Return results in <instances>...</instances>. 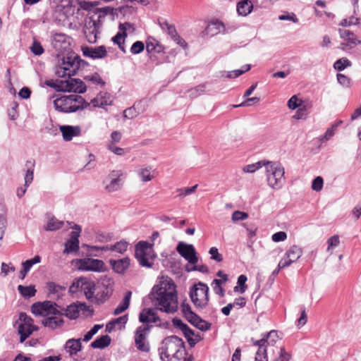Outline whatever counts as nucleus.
I'll return each instance as SVG.
<instances>
[{"label":"nucleus","mask_w":361,"mask_h":361,"mask_svg":"<svg viewBox=\"0 0 361 361\" xmlns=\"http://www.w3.org/2000/svg\"><path fill=\"white\" fill-rule=\"evenodd\" d=\"M149 298L158 309L168 314L178 310V296L173 280L166 279L153 287Z\"/></svg>","instance_id":"1"},{"label":"nucleus","mask_w":361,"mask_h":361,"mask_svg":"<svg viewBox=\"0 0 361 361\" xmlns=\"http://www.w3.org/2000/svg\"><path fill=\"white\" fill-rule=\"evenodd\" d=\"M161 361L185 360L186 350L182 338L176 336L165 338L159 348Z\"/></svg>","instance_id":"2"},{"label":"nucleus","mask_w":361,"mask_h":361,"mask_svg":"<svg viewBox=\"0 0 361 361\" xmlns=\"http://www.w3.org/2000/svg\"><path fill=\"white\" fill-rule=\"evenodd\" d=\"M84 99L78 94L64 95L54 101V106L56 111L61 113H72L85 108Z\"/></svg>","instance_id":"3"},{"label":"nucleus","mask_w":361,"mask_h":361,"mask_svg":"<svg viewBox=\"0 0 361 361\" xmlns=\"http://www.w3.org/2000/svg\"><path fill=\"white\" fill-rule=\"evenodd\" d=\"M268 185L279 190L285 183V170L282 164L277 161H267L265 166Z\"/></svg>","instance_id":"4"},{"label":"nucleus","mask_w":361,"mask_h":361,"mask_svg":"<svg viewBox=\"0 0 361 361\" xmlns=\"http://www.w3.org/2000/svg\"><path fill=\"white\" fill-rule=\"evenodd\" d=\"M78 59V56L74 53L63 57L60 64L56 68V75L61 78L75 75L80 67Z\"/></svg>","instance_id":"5"},{"label":"nucleus","mask_w":361,"mask_h":361,"mask_svg":"<svg viewBox=\"0 0 361 361\" xmlns=\"http://www.w3.org/2000/svg\"><path fill=\"white\" fill-rule=\"evenodd\" d=\"M190 298L194 305L200 309L204 308L209 302V287L207 284L199 282L190 288Z\"/></svg>","instance_id":"6"},{"label":"nucleus","mask_w":361,"mask_h":361,"mask_svg":"<svg viewBox=\"0 0 361 361\" xmlns=\"http://www.w3.org/2000/svg\"><path fill=\"white\" fill-rule=\"evenodd\" d=\"M58 305L51 300L37 302L32 305V313L37 316H48L49 314L62 315L61 310L58 309Z\"/></svg>","instance_id":"7"},{"label":"nucleus","mask_w":361,"mask_h":361,"mask_svg":"<svg viewBox=\"0 0 361 361\" xmlns=\"http://www.w3.org/2000/svg\"><path fill=\"white\" fill-rule=\"evenodd\" d=\"M151 250L152 245L145 241H140L135 246V256L142 267L152 266V262L149 261Z\"/></svg>","instance_id":"8"},{"label":"nucleus","mask_w":361,"mask_h":361,"mask_svg":"<svg viewBox=\"0 0 361 361\" xmlns=\"http://www.w3.org/2000/svg\"><path fill=\"white\" fill-rule=\"evenodd\" d=\"M99 1H92V13L94 14H98V23L95 20H92L93 26L94 27V29L96 30V32L94 34V37H97V29L102 26V19L106 17L108 14L114 16L115 15V9L111 6H105L102 8H95L97 6L99 5Z\"/></svg>","instance_id":"9"},{"label":"nucleus","mask_w":361,"mask_h":361,"mask_svg":"<svg viewBox=\"0 0 361 361\" xmlns=\"http://www.w3.org/2000/svg\"><path fill=\"white\" fill-rule=\"evenodd\" d=\"M302 249L293 245L286 251L285 257L279 262V268H286L291 265L292 263L296 262L302 255Z\"/></svg>","instance_id":"10"},{"label":"nucleus","mask_w":361,"mask_h":361,"mask_svg":"<svg viewBox=\"0 0 361 361\" xmlns=\"http://www.w3.org/2000/svg\"><path fill=\"white\" fill-rule=\"evenodd\" d=\"M176 250L190 264H195L197 262L198 258L192 245L180 242L176 247Z\"/></svg>","instance_id":"11"},{"label":"nucleus","mask_w":361,"mask_h":361,"mask_svg":"<svg viewBox=\"0 0 361 361\" xmlns=\"http://www.w3.org/2000/svg\"><path fill=\"white\" fill-rule=\"evenodd\" d=\"M107 178L109 180V183L106 185L105 189L109 192H113L121 188L124 173L121 170H113Z\"/></svg>","instance_id":"12"},{"label":"nucleus","mask_w":361,"mask_h":361,"mask_svg":"<svg viewBox=\"0 0 361 361\" xmlns=\"http://www.w3.org/2000/svg\"><path fill=\"white\" fill-rule=\"evenodd\" d=\"M59 90L62 92L82 93L85 92V87L82 80L70 77L64 80H61Z\"/></svg>","instance_id":"13"},{"label":"nucleus","mask_w":361,"mask_h":361,"mask_svg":"<svg viewBox=\"0 0 361 361\" xmlns=\"http://www.w3.org/2000/svg\"><path fill=\"white\" fill-rule=\"evenodd\" d=\"M69 292L71 294L78 292L83 293L89 300H90V283L87 279L83 277L75 279L70 286Z\"/></svg>","instance_id":"14"},{"label":"nucleus","mask_w":361,"mask_h":361,"mask_svg":"<svg viewBox=\"0 0 361 361\" xmlns=\"http://www.w3.org/2000/svg\"><path fill=\"white\" fill-rule=\"evenodd\" d=\"M35 164V160L32 159L27 160L25 163V185L23 188L20 187L17 189V196L18 197H22L25 195L27 188L33 180Z\"/></svg>","instance_id":"15"},{"label":"nucleus","mask_w":361,"mask_h":361,"mask_svg":"<svg viewBox=\"0 0 361 361\" xmlns=\"http://www.w3.org/2000/svg\"><path fill=\"white\" fill-rule=\"evenodd\" d=\"M71 38L64 34L56 33L54 35L52 45L59 52L63 53L71 49Z\"/></svg>","instance_id":"16"},{"label":"nucleus","mask_w":361,"mask_h":361,"mask_svg":"<svg viewBox=\"0 0 361 361\" xmlns=\"http://www.w3.org/2000/svg\"><path fill=\"white\" fill-rule=\"evenodd\" d=\"M148 331L149 328L143 326L138 327L136 330L135 342V345L139 350L143 352H148L149 350V345L148 342L146 341Z\"/></svg>","instance_id":"17"},{"label":"nucleus","mask_w":361,"mask_h":361,"mask_svg":"<svg viewBox=\"0 0 361 361\" xmlns=\"http://www.w3.org/2000/svg\"><path fill=\"white\" fill-rule=\"evenodd\" d=\"M80 228L75 225L74 230L70 233V239L65 243L63 254L77 252L79 250V240Z\"/></svg>","instance_id":"18"},{"label":"nucleus","mask_w":361,"mask_h":361,"mask_svg":"<svg viewBox=\"0 0 361 361\" xmlns=\"http://www.w3.org/2000/svg\"><path fill=\"white\" fill-rule=\"evenodd\" d=\"M113 103V97L107 92L99 90L97 96L92 99V104L94 107L105 109L106 106H110Z\"/></svg>","instance_id":"19"},{"label":"nucleus","mask_w":361,"mask_h":361,"mask_svg":"<svg viewBox=\"0 0 361 361\" xmlns=\"http://www.w3.org/2000/svg\"><path fill=\"white\" fill-rule=\"evenodd\" d=\"M128 244L126 241L121 240L119 242H117L115 245L112 246H97V245H92V255H93L94 252H98V251H107V250H111V251H116L118 253H123L127 250Z\"/></svg>","instance_id":"20"},{"label":"nucleus","mask_w":361,"mask_h":361,"mask_svg":"<svg viewBox=\"0 0 361 361\" xmlns=\"http://www.w3.org/2000/svg\"><path fill=\"white\" fill-rule=\"evenodd\" d=\"M59 129L66 142L72 140L74 137L80 135L81 132L80 128L78 126L63 125L60 126Z\"/></svg>","instance_id":"21"},{"label":"nucleus","mask_w":361,"mask_h":361,"mask_svg":"<svg viewBox=\"0 0 361 361\" xmlns=\"http://www.w3.org/2000/svg\"><path fill=\"white\" fill-rule=\"evenodd\" d=\"M267 340L262 338L260 340L253 341V345L258 347L255 361H268L267 344Z\"/></svg>","instance_id":"22"},{"label":"nucleus","mask_w":361,"mask_h":361,"mask_svg":"<svg viewBox=\"0 0 361 361\" xmlns=\"http://www.w3.org/2000/svg\"><path fill=\"white\" fill-rule=\"evenodd\" d=\"M340 37L346 41V43H342L341 46L349 47L352 48L361 43V41L357 39L355 34L348 30H339Z\"/></svg>","instance_id":"23"},{"label":"nucleus","mask_w":361,"mask_h":361,"mask_svg":"<svg viewBox=\"0 0 361 361\" xmlns=\"http://www.w3.org/2000/svg\"><path fill=\"white\" fill-rule=\"evenodd\" d=\"M47 296L52 300L59 299L63 294L66 288L55 283L48 282L47 283Z\"/></svg>","instance_id":"24"},{"label":"nucleus","mask_w":361,"mask_h":361,"mask_svg":"<svg viewBox=\"0 0 361 361\" xmlns=\"http://www.w3.org/2000/svg\"><path fill=\"white\" fill-rule=\"evenodd\" d=\"M37 329L33 324H19L18 334L20 335V343H23Z\"/></svg>","instance_id":"25"},{"label":"nucleus","mask_w":361,"mask_h":361,"mask_svg":"<svg viewBox=\"0 0 361 361\" xmlns=\"http://www.w3.org/2000/svg\"><path fill=\"white\" fill-rule=\"evenodd\" d=\"M109 262L116 272L118 274H124L130 266V258L124 257L118 260L111 259Z\"/></svg>","instance_id":"26"},{"label":"nucleus","mask_w":361,"mask_h":361,"mask_svg":"<svg viewBox=\"0 0 361 361\" xmlns=\"http://www.w3.org/2000/svg\"><path fill=\"white\" fill-rule=\"evenodd\" d=\"M92 290H96V295L94 297L95 300L98 304L103 303L105 302L111 295L113 289L110 288H95L94 283L92 281Z\"/></svg>","instance_id":"27"},{"label":"nucleus","mask_w":361,"mask_h":361,"mask_svg":"<svg viewBox=\"0 0 361 361\" xmlns=\"http://www.w3.org/2000/svg\"><path fill=\"white\" fill-rule=\"evenodd\" d=\"M224 30V25L219 20L211 21L207 26L204 32L206 35L214 36Z\"/></svg>","instance_id":"28"},{"label":"nucleus","mask_w":361,"mask_h":361,"mask_svg":"<svg viewBox=\"0 0 361 361\" xmlns=\"http://www.w3.org/2000/svg\"><path fill=\"white\" fill-rule=\"evenodd\" d=\"M139 320L142 323H154L159 320L154 310H143L139 315Z\"/></svg>","instance_id":"29"},{"label":"nucleus","mask_w":361,"mask_h":361,"mask_svg":"<svg viewBox=\"0 0 361 361\" xmlns=\"http://www.w3.org/2000/svg\"><path fill=\"white\" fill-rule=\"evenodd\" d=\"M42 323L45 327L55 329L62 326L63 320L61 318V315L57 314L45 318L42 320Z\"/></svg>","instance_id":"30"},{"label":"nucleus","mask_w":361,"mask_h":361,"mask_svg":"<svg viewBox=\"0 0 361 361\" xmlns=\"http://www.w3.org/2000/svg\"><path fill=\"white\" fill-rule=\"evenodd\" d=\"M126 26H131L130 23H120L118 25L119 32L112 37V42L116 45H121V43L125 42L127 37Z\"/></svg>","instance_id":"31"},{"label":"nucleus","mask_w":361,"mask_h":361,"mask_svg":"<svg viewBox=\"0 0 361 361\" xmlns=\"http://www.w3.org/2000/svg\"><path fill=\"white\" fill-rule=\"evenodd\" d=\"M65 350L71 356L76 355L81 350L80 339H69L65 344Z\"/></svg>","instance_id":"32"},{"label":"nucleus","mask_w":361,"mask_h":361,"mask_svg":"<svg viewBox=\"0 0 361 361\" xmlns=\"http://www.w3.org/2000/svg\"><path fill=\"white\" fill-rule=\"evenodd\" d=\"M253 9V5L250 0H242L237 4V11L240 16H246Z\"/></svg>","instance_id":"33"},{"label":"nucleus","mask_w":361,"mask_h":361,"mask_svg":"<svg viewBox=\"0 0 361 361\" xmlns=\"http://www.w3.org/2000/svg\"><path fill=\"white\" fill-rule=\"evenodd\" d=\"M85 307L83 304L79 305L74 304L68 305L66 309L61 308V310L64 311V314L70 319H76L79 316L80 309L82 310ZM63 313H62V315Z\"/></svg>","instance_id":"34"},{"label":"nucleus","mask_w":361,"mask_h":361,"mask_svg":"<svg viewBox=\"0 0 361 361\" xmlns=\"http://www.w3.org/2000/svg\"><path fill=\"white\" fill-rule=\"evenodd\" d=\"M131 295L132 292L130 290H128L126 293L122 302H121L114 310V315H118L121 314L129 307Z\"/></svg>","instance_id":"35"},{"label":"nucleus","mask_w":361,"mask_h":361,"mask_svg":"<svg viewBox=\"0 0 361 361\" xmlns=\"http://www.w3.org/2000/svg\"><path fill=\"white\" fill-rule=\"evenodd\" d=\"M184 336L187 339L188 344L190 347L195 346L199 341L202 340V338L199 334H195V331L190 327L184 332Z\"/></svg>","instance_id":"36"},{"label":"nucleus","mask_w":361,"mask_h":361,"mask_svg":"<svg viewBox=\"0 0 361 361\" xmlns=\"http://www.w3.org/2000/svg\"><path fill=\"white\" fill-rule=\"evenodd\" d=\"M111 338L108 335H102L92 342V348L103 349L109 345L111 343Z\"/></svg>","instance_id":"37"},{"label":"nucleus","mask_w":361,"mask_h":361,"mask_svg":"<svg viewBox=\"0 0 361 361\" xmlns=\"http://www.w3.org/2000/svg\"><path fill=\"white\" fill-rule=\"evenodd\" d=\"M64 225V222L58 220L54 216L49 218L47 225L44 226V230L47 231H54L60 229Z\"/></svg>","instance_id":"38"},{"label":"nucleus","mask_w":361,"mask_h":361,"mask_svg":"<svg viewBox=\"0 0 361 361\" xmlns=\"http://www.w3.org/2000/svg\"><path fill=\"white\" fill-rule=\"evenodd\" d=\"M106 86V82L97 73L92 74V92L94 89L102 90Z\"/></svg>","instance_id":"39"},{"label":"nucleus","mask_w":361,"mask_h":361,"mask_svg":"<svg viewBox=\"0 0 361 361\" xmlns=\"http://www.w3.org/2000/svg\"><path fill=\"white\" fill-rule=\"evenodd\" d=\"M18 290L25 298H30L35 296L37 292L34 286H24L23 285H19L18 286Z\"/></svg>","instance_id":"40"},{"label":"nucleus","mask_w":361,"mask_h":361,"mask_svg":"<svg viewBox=\"0 0 361 361\" xmlns=\"http://www.w3.org/2000/svg\"><path fill=\"white\" fill-rule=\"evenodd\" d=\"M181 312L183 314V317L190 322L194 318L197 317V314L195 313L192 309L190 305L188 303L183 302L180 305Z\"/></svg>","instance_id":"41"},{"label":"nucleus","mask_w":361,"mask_h":361,"mask_svg":"<svg viewBox=\"0 0 361 361\" xmlns=\"http://www.w3.org/2000/svg\"><path fill=\"white\" fill-rule=\"evenodd\" d=\"M190 323L202 331L209 330L212 326L211 323L203 320L198 315L197 319L194 318L190 322Z\"/></svg>","instance_id":"42"},{"label":"nucleus","mask_w":361,"mask_h":361,"mask_svg":"<svg viewBox=\"0 0 361 361\" xmlns=\"http://www.w3.org/2000/svg\"><path fill=\"white\" fill-rule=\"evenodd\" d=\"M141 102H139L135 103L132 107L125 109L123 111V116L129 119L136 117L140 113V111L137 110L139 109V106Z\"/></svg>","instance_id":"43"},{"label":"nucleus","mask_w":361,"mask_h":361,"mask_svg":"<svg viewBox=\"0 0 361 361\" xmlns=\"http://www.w3.org/2000/svg\"><path fill=\"white\" fill-rule=\"evenodd\" d=\"M267 161V160H261L256 163L246 165L243 167V171L245 173H254L262 166L265 167Z\"/></svg>","instance_id":"44"},{"label":"nucleus","mask_w":361,"mask_h":361,"mask_svg":"<svg viewBox=\"0 0 361 361\" xmlns=\"http://www.w3.org/2000/svg\"><path fill=\"white\" fill-rule=\"evenodd\" d=\"M107 55L106 47L104 45L92 48V59H103Z\"/></svg>","instance_id":"45"},{"label":"nucleus","mask_w":361,"mask_h":361,"mask_svg":"<svg viewBox=\"0 0 361 361\" xmlns=\"http://www.w3.org/2000/svg\"><path fill=\"white\" fill-rule=\"evenodd\" d=\"M152 167L147 166L142 168L138 171V176L141 178L142 181L147 182L150 181L153 178V176L151 174Z\"/></svg>","instance_id":"46"},{"label":"nucleus","mask_w":361,"mask_h":361,"mask_svg":"<svg viewBox=\"0 0 361 361\" xmlns=\"http://www.w3.org/2000/svg\"><path fill=\"white\" fill-rule=\"evenodd\" d=\"M250 69V66L247 64L242 66L240 69H236L232 71H228L226 73V77L228 78H235L238 76L241 75L243 73L248 71Z\"/></svg>","instance_id":"47"},{"label":"nucleus","mask_w":361,"mask_h":361,"mask_svg":"<svg viewBox=\"0 0 361 361\" xmlns=\"http://www.w3.org/2000/svg\"><path fill=\"white\" fill-rule=\"evenodd\" d=\"M351 61L347 58H341L334 63V68L338 71H341L345 68L351 66Z\"/></svg>","instance_id":"48"},{"label":"nucleus","mask_w":361,"mask_h":361,"mask_svg":"<svg viewBox=\"0 0 361 361\" xmlns=\"http://www.w3.org/2000/svg\"><path fill=\"white\" fill-rule=\"evenodd\" d=\"M224 283H223L222 280H219L216 279H214L212 283L214 292L221 297L224 296L225 294V290L222 287Z\"/></svg>","instance_id":"49"},{"label":"nucleus","mask_w":361,"mask_h":361,"mask_svg":"<svg viewBox=\"0 0 361 361\" xmlns=\"http://www.w3.org/2000/svg\"><path fill=\"white\" fill-rule=\"evenodd\" d=\"M94 238L95 242L99 243H106L111 239V236L109 233L102 232V231H95L94 233L93 236H92V239Z\"/></svg>","instance_id":"50"},{"label":"nucleus","mask_w":361,"mask_h":361,"mask_svg":"<svg viewBox=\"0 0 361 361\" xmlns=\"http://www.w3.org/2000/svg\"><path fill=\"white\" fill-rule=\"evenodd\" d=\"M114 283V280L111 278L105 276L101 279L100 281L98 283V286L95 287V288H110V289H113Z\"/></svg>","instance_id":"51"},{"label":"nucleus","mask_w":361,"mask_h":361,"mask_svg":"<svg viewBox=\"0 0 361 361\" xmlns=\"http://www.w3.org/2000/svg\"><path fill=\"white\" fill-rule=\"evenodd\" d=\"M247 281V276L245 275L241 274L238 278V284L234 287V291L238 292L240 291L241 293H243L246 290L245 283Z\"/></svg>","instance_id":"52"},{"label":"nucleus","mask_w":361,"mask_h":361,"mask_svg":"<svg viewBox=\"0 0 361 361\" xmlns=\"http://www.w3.org/2000/svg\"><path fill=\"white\" fill-rule=\"evenodd\" d=\"M106 270V265L102 260L92 259V271L102 272Z\"/></svg>","instance_id":"53"},{"label":"nucleus","mask_w":361,"mask_h":361,"mask_svg":"<svg viewBox=\"0 0 361 361\" xmlns=\"http://www.w3.org/2000/svg\"><path fill=\"white\" fill-rule=\"evenodd\" d=\"M264 338L267 340V345H274L278 341L279 336L276 331L271 330Z\"/></svg>","instance_id":"54"},{"label":"nucleus","mask_w":361,"mask_h":361,"mask_svg":"<svg viewBox=\"0 0 361 361\" xmlns=\"http://www.w3.org/2000/svg\"><path fill=\"white\" fill-rule=\"evenodd\" d=\"M197 188V185H195L190 188H179L177 190V192H178V197H185L188 195H190L192 193L195 192Z\"/></svg>","instance_id":"55"},{"label":"nucleus","mask_w":361,"mask_h":361,"mask_svg":"<svg viewBox=\"0 0 361 361\" xmlns=\"http://www.w3.org/2000/svg\"><path fill=\"white\" fill-rule=\"evenodd\" d=\"M173 326L180 329L183 334H184V332L187 331V329L189 328V326L185 324L180 319L175 317L172 320Z\"/></svg>","instance_id":"56"},{"label":"nucleus","mask_w":361,"mask_h":361,"mask_svg":"<svg viewBox=\"0 0 361 361\" xmlns=\"http://www.w3.org/2000/svg\"><path fill=\"white\" fill-rule=\"evenodd\" d=\"M41 261V257L39 255H36L34 258L31 259L26 260L22 263L23 267L30 271L31 267L37 263H39Z\"/></svg>","instance_id":"57"},{"label":"nucleus","mask_w":361,"mask_h":361,"mask_svg":"<svg viewBox=\"0 0 361 361\" xmlns=\"http://www.w3.org/2000/svg\"><path fill=\"white\" fill-rule=\"evenodd\" d=\"M145 49V44L141 41H136L130 47V52L133 54H138Z\"/></svg>","instance_id":"58"},{"label":"nucleus","mask_w":361,"mask_h":361,"mask_svg":"<svg viewBox=\"0 0 361 361\" xmlns=\"http://www.w3.org/2000/svg\"><path fill=\"white\" fill-rule=\"evenodd\" d=\"M205 91V85H200L196 86L194 88L190 89L188 92L190 94V97H197L199 95H200L202 93H203Z\"/></svg>","instance_id":"59"},{"label":"nucleus","mask_w":361,"mask_h":361,"mask_svg":"<svg viewBox=\"0 0 361 361\" xmlns=\"http://www.w3.org/2000/svg\"><path fill=\"white\" fill-rule=\"evenodd\" d=\"M323 184V178L321 176H317L312 180V189L316 192H319L322 189Z\"/></svg>","instance_id":"60"},{"label":"nucleus","mask_w":361,"mask_h":361,"mask_svg":"<svg viewBox=\"0 0 361 361\" xmlns=\"http://www.w3.org/2000/svg\"><path fill=\"white\" fill-rule=\"evenodd\" d=\"M31 51L35 54L39 56L44 52V49L41 44L37 41H34L30 47Z\"/></svg>","instance_id":"61"},{"label":"nucleus","mask_w":361,"mask_h":361,"mask_svg":"<svg viewBox=\"0 0 361 361\" xmlns=\"http://www.w3.org/2000/svg\"><path fill=\"white\" fill-rule=\"evenodd\" d=\"M158 41L154 38L149 37L146 41V50L149 54L154 52Z\"/></svg>","instance_id":"62"},{"label":"nucleus","mask_w":361,"mask_h":361,"mask_svg":"<svg viewBox=\"0 0 361 361\" xmlns=\"http://www.w3.org/2000/svg\"><path fill=\"white\" fill-rule=\"evenodd\" d=\"M327 243V251H329L333 247H337L340 243L339 236L338 235L331 236L328 239Z\"/></svg>","instance_id":"63"},{"label":"nucleus","mask_w":361,"mask_h":361,"mask_svg":"<svg viewBox=\"0 0 361 361\" xmlns=\"http://www.w3.org/2000/svg\"><path fill=\"white\" fill-rule=\"evenodd\" d=\"M209 253L211 255V259L220 262L223 260L222 255L219 253L218 249L216 247H212L209 249Z\"/></svg>","instance_id":"64"}]
</instances>
